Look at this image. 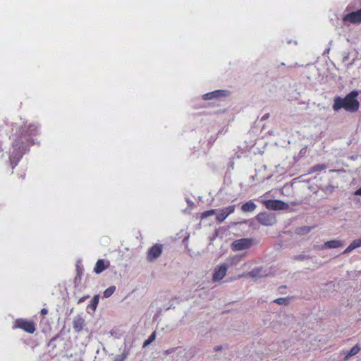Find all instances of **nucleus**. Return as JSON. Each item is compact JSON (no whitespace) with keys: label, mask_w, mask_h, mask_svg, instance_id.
Listing matches in <instances>:
<instances>
[{"label":"nucleus","mask_w":361,"mask_h":361,"mask_svg":"<svg viewBox=\"0 0 361 361\" xmlns=\"http://www.w3.org/2000/svg\"><path fill=\"white\" fill-rule=\"evenodd\" d=\"M228 267L226 264H221L214 269L212 279L214 281L221 280L226 274Z\"/></svg>","instance_id":"obj_12"},{"label":"nucleus","mask_w":361,"mask_h":361,"mask_svg":"<svg viewBox=\"0 0 361 361\" xmlns=\"http://www.w3.org/2000/svg\"><path fill=\"white\" fill-rule=\"evenodd\" d=\"M13 329H20L27 333L33 334L36 331V325L32 320L20 318L15 320Z\"/></svg>","instance_id":"obj_4"},{"label":"nucleus","mask_w":361,"mask_h":361,"mask_svg":"<svg viewBox=\"0 0 361 361\" xmlns=\"http://www.w3.org/2000/svg\"><path fill=\"white\" fill-rule=\"evenodd\" d=\"M89 298V296H88V295H87V296H85V297H82V298H80L78 300V303H81V302H84V301H85L87 298Z\"/></svg>","instance_id":"obj_27"},{"label":"nucleus","mask_w":361,"mask_h":361,"mask_svg":"<svg viewBox=\"0 0 361 361\" xmlns=\"http://www.w3.org/2000/svg\"><path fill=\"white\" fill-rule=\"evenodd\" d=\"M40 313H41V314H42V315H44H44H46V314H47V313H48V310H47V309H46V308H42V309L41 310V311H40Z\"/></svg>","instance_id":"obj_26"},{"label":"nucleus","mask_w":361,"mask_h":361,"mask_svg":"<svg viewBox=\"0 0 361 361\" xmlns=\"http://www.w3.org/2000/svg\"><path fill=\"white\" fill-rule=\"evenodd\" d=\"M255 244L253 238H240L234 240L231 244V249L233 251H241L249 249Z\"/></svg>","instance_id":"obj_5"},{"label":"nucleus","mask_w":361,"mask_h":361,"mask_svg":"<svg viewBox=\"0 0 361 361\" xmlns=\"http://www.w3.org/2000/svg\"><path fill=\"white\" fill-rule=\"evenodd\" d=\"M228 95V92L227 90H219L204 94L202 98L204 100H212L219 97H225Z\"/></svg>","instance_id":"obj_11"},{"label":"nucleus","mask_w":361,"mask_h":361,"mask_svg":"<svg viewBox=\"0 0 361 361\" xmlns=\"http://www.w3.org/2000/svg\"><path fill=\"white\" fill-rule=\"evenodd\" d=\"M343 21L353 24H360L361 23V10L360 9L345 15L343 17Z\"/></svg>","instance_id":"obj_9"},{"label":"nucleus","mask_w":361,"mask_h":361,"mask_svg":"<svg viewBox=\"0 0 361 361\" xmlns=\"http://www.w3.org/2000/svg\"><path fill=\"white\" fill-rule=\"evenodd\" d=\"M360 350V347L358 345H355L354 347H353L350 349V352L348 353V354L347 355L346 357L355 355L357 353H358Z\"/></svg>","instance_id":"obj_23"},{"label":"nucleus","mask_w":361,"mask_h":361,"mask_svg":"<svg viewBox=\"0 0 361 361\" xmlns=\"http://www.w3.org/2000/svg\"><path fill=\"white\" fill-rule=\"evenodd\" d=\"M116 290V286H111L106 288L104 292V297L109 298L110 297Z\"/></svg>","instance_id":"obj_18"},{"label":"nucleus","mask_w":361,"mask_h":361,"mask_svg":"<svg viewBox=\"0 0 361 361\" xmlns=\"http://www.w3.org/2000/svg\"><path fill=\"white\" fill-rule=\"evenodd\" d=\"M109 262L105 261L104 259H98L96 262L95 267L94 268V271L96 274H100L105 269H106L109 267Z\"/></svg>","instance_id":"obj_13"},{"label":"nucleus","mask_w":361,"mask_h":361,"mask_svg":"<svg viewBox=\"0 0 361 361\" xmlns=\"http://www.w3.org/2000/svg\"><path fill=\"white\" fill-rule=\"evenodd\" d=\"M85 326V320L80 317H75L73 322V327L76 332H80L83 329Z\"/></svg>","instance_id":"obj_14"},{"label":"nucleus","mask_w":361,"mask_h":361,"mask_svg":"<svg viewBox=\"0 0 361 361\" xmlns=\"http://www.w3.org/2000/svg\"><path fill=\"white\" fill-rule=\"evenodd\" d=\"M23 141L16 140L12 144L13 151L9 155V163L10 166L13 169L19 163L25 153V147Z\"/></svg>","instance_id":"obj_3"},{"label":"nucleus","mask_w":361,"mask_h":361,"mask_svg":"<svg viewBox=\"0 0 361 361\" xmlns=\"http://www.w3.org/2000/svg\"><path fill=\"white\" fill-rule=\"evenodd\" d=\"M38 126L34 123H25L18 129L16 140L23 141L24 145H28L32 142L31 137L37 135Z\"/></svg>","instance_id":"obj_2"},{"label":"nucleus","mask_w":361,"mask_h":361,"mask_svg":"<svg viewBox=\"0 0 361 361\" xmlns=\"http://www.w3.org/2000/svg\"><path fill=\"white\" fill-rule=\"evenodd\" d=\"M221 349V346H217V347H216V348H214V350H215L216 351H217V350H220Z\"/></svg>","instance_id":"obj_32"},{"label":"nucleus","mask_w":361,"mask_h":361,"mask_svg":"<svg viewBox=\"0 0 361 361\" xmlns=\"http://www.w3.org/2000/svg\"><path fill=\"white\" fill-rule=\"evenodd\" d=\"M256 220L262 225L271 226L276 223V219L274 214H268L267 212L259 213L255 216Z\"/></svg>","instance_id":"obj_6"},{"label":"nucleus","mask_w":361,"mask_h":361,"mask_svg":"<svg viewBox=\"0 0 361 361\" xmlns=\"http://www.w3.org/2000/svg\"><path fill=\"white\" fill-rule=\"evenodd\" d=\"M162 245L161 244H155L152 246L147 253V259L149 262H153L154 259L158 258L162 253Z\"/></svg>","instance_id":"obj_8"},{"label":"nucleus","mask_w":361,"mask_h":361,"mask_svg":"<svg viewBox=\"0 0 361 361\" xmlns=\"http://www.w3.org/2000/svg\"><path fill=\"white\" fill-rule=\"evenodd\" d=\"M361 246V238L353 240L343 251V254L348 253L355 248Z\"/></svg>","instance_id":"obj_16"},{"label":"nucleus","mask_w":361,"mask_h":361,"mask_svg":"<svg viewBox=\"0 0 361 361\" xmlns=\"http://www.w3.org/2000/svg\"><path fill=\"white\" fill-rule=\"evenodd\" d=\"M360 10H361V8H360Z\"/></svg>","instance_id":"obj_33"},{"label":"nucleus","mask_w":361,"mask_h":361,"mask_svg":"<svg viewBox=\"0 0 361 361\" xmlns=\"http://www.w3.org/2000/svg\"><path fill=\"white\" fill-rule=\"evenodd\" d=\"M257 206L252 201H247L241 206V210L244 212H252L255 210Z\"/></svg>","instance_id":"obj_15"},{"label":"nucleus","mask_w":361,"mask_h":361,"mask_svg":"<svg viewBox=\"0 0 361 361\" xmlns=\"http://www.w3.org/2000/svg\"><path fill=\"white\" fill-rule=\"evenodd\" d=\"M267 209L270 210H282L288 208V204L279 200H269L263 202Z\"/></svg>","instance_id":"obj_7"},{"label":"nucleus","mask_w":361,"mask_h":361,"mask_svg":"<svg viewBox=\"0 0 361 361\" xmlns=\"http://www.w3.org/2000/svg\"><path fill=\"white\" fill-rule=\"evenodd\" d=\"M250 275L252 276H255V270H252L250 273Z\"/></svg>","instance_id":"obj_31"},{"label":"nucleus","mask_w":361,"mask_h":361,"mask_svg":"<svg viewBox=\"0 0 361 361\" xmlns=\"http://www.w3.org/2000/svg\"><path fill=\"white\" fill-rule=\"evenodd\" d=\"M301 231H302V232H309L310 231V228L309 227H303V228H300Z\"/></svg>","instance_id":"obj_28"},{"label":"nucleus","mask_w":361,"mask_h":361,"mask_svg":"<svg viewBox=\"0 0 361 361\" xmlns=\"http://www.w3.org/2000/svg\"><path fill=\"white\" fill-rule=\"evenodd\" d=\"M354 194H355V195L361 196V187H360L358 190H357L354 192Z\"/></svg>","instance_id":"obj_29"},{"label":"nucleus","mask_w":361,"mask_h":361,"mask_svg":"<svg viewBox=\"0 0 361 361\" xmlns=\"http://www.w3.org/2000/svg\"><path fill=\"white\" fill-rule=\"evenodd\" d=\"M235 209V205H230L227 207L221 209L216 216V221L219 223L223 222L228 215L234 212Z\"/></svg>","instance_id":"obj_10"},{"label":"nucleus","mask_w":361,"mask_h":361,"mask_svg":"<svg viewBox=\"0 0 361 361\" xmlns=\"http://www.w3.org/2000/svg\"><path fill=\"white\" fill-rule=\"evenodd\" d=\"M267 118H269V114H265L264 116H262V120H265Z\"/></svg>","instance_id":"obj_30"},{"label":"nucleus","mask_w":361,"mask_h":361,"mask_svg":"<svg viewBox=\"0 0 361 361\" xmlns=\"http://www.w3.org/2000/svg\"><path fill=\"white\" fill-rule=\"evenodd\" d=\"M156 338V332H153L149 337L144 342L143 347L147 346L152 343Z\"/></svg>","instance_id":"obj_21"},{"label":"nucleus","mask_w":361,"mask_h":361,"mask_svg":"<svg viewBox=\"0 0 361 361\" xmlns=\"http://www.w3.org/2000/svg\"><path fill=\"white\" fill-rule=\"evenodd\" d=\"M289 299L288 298H279L274 300V302L279 305H287Z\"/></svg>","instance_id":"obj_22"},{"label":"nucleus","mask_w":361,"mask_h":361,"mask_svg":"<svg viewBox=\"0 0 361 361\" xmlns=\"http://www.w3.org/2000/svg\"><path fill=\"white\" fill-rule=\"evenodd\" d=\"M359 95L357 90L351 91L344 98L336 97L334 98L333 104V109L335 111H338L341 109L343 108L348 112H356L360 108V102L357 99Z\"/></svg>","instance_id":"obj_1"},{"label":"nucleus","mask_w":361,"mask_h":361,"mask_svg":"<svg viewBox=\"0 0 361 361\" xmlns=\"http://www.w3.org/2000/svg\"><path fill=\"white\" fill-rule=\"evenodd\" d=\"M126 357H127V355L125 353H123L120 355H118L115 358L114 361H124L126 359Z\"/></svg>","instance_id":"obj_25"},{"label":"nucleus","mask_w":361,"mask_h":361,"mask_svg":"<svg viewBox=\"0 0 361 361\" xmlns=\"http://www.w3.org/2000/svg\"><path fill=\"white\" fill-rule=\"evenodd\" d=\"M99 302V295H94L92 300L91 304H90V307L92 308L93 311H94L97 307Z\"/></svg>","instance_id":"obj_19"},{"label":"nucleus","mask_w":361,"mask_h":361,"mask_svg":"<svg viewBox=\"0 0 361 361\" xmlns=\"http://www.w3.org/2000/svg\"><path fill=\"white\" fill-rule=\"evenodd\" d=\"M216 209H210L205 211L201 214L200 218L201 219H205L209 216H212L214 214H216Z\"/></svg>","instance_id":"obj_20"},{"label":"nucleus","mask_w":361,"mask_h":361,"mask_svg":"<svg viewBox=\"0 0 361 361\" xmlns=\"http://www.w3.org/2000/svg\"><path fill=\"white\" fill-rule=\"evenodd\" d=\"M324 246L327 248H337L343 246V243L340 240H333L326 241Z\"/></svg>","instance_id":"obj_17"},{"label":"nucleus","mask_w":361,"mask_h":361,"mask_svg":"<svg viewBox=\"0 0 361 361\" xmlns=\"http://www.w3.org/2000/svg\"><path fill=\"white\" fill-rule=\"evenodd\" d=\"M326 169V166L323 164H317V165H315L313 166L312 168V171L314 172H316V171H320L322 170H324Z\"/></svg>","instance_id":"obj_24"}]
</instances>
